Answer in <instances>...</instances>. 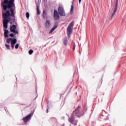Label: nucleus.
Listing matches in <instances>:
<instances>
[{
	"mask_svg": "<svg viewBox=\"0 0 126 126\" xmlns=\"http://www.w3.org/2000/svg\"><path fill=\"white\" fill-rule=\"evenodd\" d=\"M15 44H16V39H14L11 42V48L12 50H13L14 48V45H15Z\"/></svg>",
	"mask_w": 126,
	"mask_h": 126,
	"instance_id": "obj_13",
	"label": "nucleus"
},
{
	"mask_svg": "<svg viewBox=\"0 0 126 126\" xmlns=\"http://www.w3.org/2000/svg\"><path fill=\"white\" fill-rule=\"evenodd\" d=\"M26 16L28 19H29V17L30 16V14H29V12H27L26 14Z\"/></svg>",
	"mask_w": 126,
	"mask_h": 126,
	"instance_id": "obj_18",
	"label": "nucleus"
},
{
	"mask_svg": "<svg viewBox=\"0 0 126 126\" xmlns=\"http://www.w3.org/2000/svg\"><path fill=\"white\" fill-rule=\"evenodd\" d=\"M5 46L6 49H7L8 50H9V49H10V46H9V45L6 44H5Z\"/></svg>",
	"mask_w": 126,
	"mask_h": 126,
	"instance_id": "obj_20",
	"label": "nucleus"
},
{
	"mask_svg": "<svg viewBox=\"0 0 126 126\" xmlns=\"http://www.w3.org/2000/svg\"><path fill=\"white\" fill-rule=\"evenodd\" d=\"M13 40V39H12V38H8L6 40V43H7V44L9 43H11V42L12 41V40Z\"/></svg>",
	"mask_w": 126,
	"mask_h": 126,
	"instance_id": "obj_16",
	"label": "nucleus"
},
{
	"mask_svg": "<svg viewBox=\"0 0 126 126\" xmlns=\"http://www.w3.org/2000/svg\"><path fill=\"white\" fill-rule=\"evenodd\" d=\"M29 55H31L32 54H33V50L31 49L29 51Z\"/></svg>",
	"mask_w": 126,
	"mask_h": 126,
	"instance_id": "obj_19",
	"label": "nucleus"
},
{
	"mask_svg": "<svg viewBox=\"0 0 126 126\" xmlns=\"http://www.w3.org/2000/svg\"><path fill=\"white\" fill-rule=\"evenodd\" d=\"M9 36H10V37H13V36H14V34H13V33H10V34H9Z\"/></svg>",
	"mask_w": 126,
	"mask_h": 126,
	"instance_id": "obj_25",
	"label": "nucleus"
},
{
	"mask_svg": "<svg viewBox=\"0 0 126 126\" xmlns=\"http://www.w3.org/2000/svg\"><path fill=\"white\" fill-rule=\"evenodd\" d=\"M15 29H16V26L13 25L10 27V31L13 33H16V31H15Z\"/></svg>",
	"mask_w": 126,
	"mask_h": 126,
	"instance_id": "obj_11",
	"label": "nucleus"
},
{
	"mask_svg": "<svg viewBox=\"0 0 126 126\" xmlns=\"http://www.w3.org/2000/svg\"><path fill=\"white\" fill-rule=\"evenodd\" d=\"M74 25V22L72 21L67 28V35L69 37H70V35H71V33H72V28H73Z\"/></svg>",
	"mask_w": 126,
	"mask_h": 126,
	"instance_id": "obj_3",
	"label": "nucleus"
},
{
	"mask_svg": "<svg viewBox=\"0 0 126 126\" xmlns=\"http://www.w3.org/2000/svg\"><path fill=\"white\" fill-rule=\"evenodd\" d=\"M81 116H82V114H81V111H80V106H78L75 111H73L68 121L70 124H72L74 126H76L77 125V120L76 118H80Z\"/></svg>",
	"mask_w": 126,
	"mask_h": 126,
	"instance_id": "obj_2",
	"label": "nucleus"
},
{
	"mask_svg": "<svg viewBox=\"0 0 126 126\" xmlns=\"http://www.w3.org/2000/svg\"><path fill=\"white\" fill-rule=\"evenodd\" d=\"M15 49H16V45H15Z\"/></svg>",
	"mask_w": 126,
	"mask_h": 126,
	"instance_id": "obj_30",
	"label": "nucleus"
},
{
	"mask_svg": "<svg viewBox=\"0 0 126 126\" xmlns=\"http://www.w3.org/2000/svg\"><path fill=\"white\" fill-rule=\"evenodd\" d=\"M79 2L80 3L81 2V0H79Z\"/></svg>",
	"mask_w": 126,
	"mask_h": 126,
	"instance_id": "obj_27",
	"label": "nucleus"
},
{
	"mask_svg": "<svg viewBox=\"0 0 126 126\" xmlns=\"http://www.w3.org/2000/svg\"><path fill=\"white\" fill-rule=\"evenodd\" d=\"M62 119H64V117H62Z\"/></svg>",
	"mask_w": 126,
	"mask_h": 126,
	"instance_id": "obj_29",
	"label": "nucleus"
},
{
	"mask_svg": "<svg viewBox=\"0 0 126 126\" xmlns=\"http://www.w3.org/2000/svg\"><path fill=\"white\" fill-rule=\"evenodd\" d=\"M75 47H76L75 43H74L73 51H74V50H75Z\"/></svg>",
	"mask_w": 126,
	"mask_h": 126,
	"instance_id": "obj_24",
	"label": "nucleus"
},
{
	"mask_svg": "<svg viewBox=\"0 0 126 126\" xmlns=\"http://www.w3.org/2000/svg\"><path fill=\"white\" fill-rule=\"evenodd\" d=\"M46 113H48V110L46 111Z\"/></svg>",
	"mask_w": 126,
	"mask_h": 126,
	"instance_id": "obj_31",
	"label": "nucleus"
},
{
	"mask_svg": "<svg viewBox=\"0 0 126 126\" xmlns=\"http://www.w3.org/2000/svg\"><path fill=\"white\" fill-rule=\"evenodd\" d=\"M33 114H34V113L33 112L32 113H30L27 116L23 118V121H24V123H27V122H29V121H30V120H31V118L32 117V116H33Z\"/></svg>",
	"mask_w": 126,
	"mask_h": 126,
	"instance_id": "obj_5",
	"label": "nucleus"
},
{
	"mask_svg": "<svg viewBox=\"0 0 126 126\" xmlns=\"http://www.w3.org/2000/svg\"><path fill=\"white\" fill-rule=\"evenodd\" d=\"M118 4H119V0H115V8L113 10V13L111 16V18H110L111 20L113 19L114 16H115V14L116 12H117V10L118 9Z\"/></svg>",
	"mask_w": 126,
	"mask_h": 126,
	"instance_id": "obj_4",
	"label": "nucleus"
},
{
	"mask_svg": "<svg viewBox=\"0 0 126 126\" xmlns=\"http://www.w3.org/2000/svg\"><path fill=\"white\" fill-rule=\"evenodd\" d=\"M7 23H8V20L4 19L3 21V26L5 29H7Z\"/></svg>",
	"mask_w": 126,
	"mask_h": 126,
	"instance_id": "obj_10",
	"label": "nucleus"
},
{
	"mask_svg": "<svg viewBox=\"0 0 126 126\" xmlns=\"http://www.w3.org/2000/svg\"><path fill=\"white\" fill-rule=\"evenodd\" d=\"M51 120H52V121H53L54 122H55V123H57V119L55 118H51Z\"/></svg>",
	"mask_w": 126,
	"mask_h": 126,
	"instance_id": "obj_23",
	"label": "nucleus"
},
{
	"mask_svg": "<svg viewBox=\"0 0 126 126\" xmlns=\"http://www.w3.org/2000/svg\"><path fill=\"white\" fill-rule=\"evenodd\" d=\"M37 13L38 15L40 14V11L39 10V6H38L37 8Z\"/></svg>",
	"mask_w": 126,
	"mask_h": 126,
	"instance_id": "obj_22",
	"label": "nucleus"
},
{
	"mask_svg": "<svg viewBox=\"0 0 126 126\" xmlns=\"http://www.w3.org/2000/svg\"><path fill=\"white\" fill-rule=\"evenodd\" d=\"M3 18L4 19H6L5 18H7V17H9L10 16V13L9 11L7 10L6 11V13H4L2 14Z\"/></svg>",
	"mask_w": 126,
	"mask_h": 126,
	"instance_id": "obj_8",
	"label": "nucleus"
},
{
	"mask_svg": "<svg viewBox=\"0 0 126 126\" xmlns=\"http://www.w3.org/2000/svg\"><path fill=\"white\" fill-rule=\"evenodd\" d=\"M1 6L3 7V10L5 11L7 8H10L11 16H14V11L13 9L11 8L14 6V0H4L3 2L1 1Z\"/></svg>",
	"mask_w": 126,
	"mask_h": 126,
	"instance_id": "obj_1",
	"label": "nucleus"
},
{
	"mask_svg": "<svg viewBox=\"0 0 126 126\" xmlns=\"http://www.w3.org/2000/svg\"><path fill=\"white\" fill-rule=\"evenodd\" d=\"M58 12L61 16H65V13L63 7H59L58 8Z\"/></svg>",
	"mask_w": 126,
	"mask_h": 126,
	"instance_id": "obj_6",
	"label": "nucleus"
},
{
	"mask_svg": "<svg viewBox=\"0 0 126 126\" xmlns=\"http://www.w3.org/2000/svg\"><path fill=\"white\" fill-rule=\"evenodd\" d=\"M8 30H5L4 32V36L5 38H7L8 37Z\"/></svg>",
	"mask_w": 126,
	"mask_h": 126,
	"instance_id": "obj_14",
	"label": "nucleus"
},
{
	"mask_svg": "<svg viewBox=\"0 0 126 126\" xmlns=\"http://www.w3.org/2000/svg\"><path fill=\"white\" fill-rule=\"evenodd\" d=\"M73 5H72L71 7V13H72L73 12Z\"/></svg>",
	"mask_w": 126,
	"mask_h": 126,
	"instance_id": "obj_21",
	"label": "nucleus"
},
{
	"mask_svg": "<svg viewBox=\"0 0 126 126\" xmlns=\"http://www.w3.org/2000/svg\"><path fill=\"white\" fill-rule=\"evenodd\" d=\"M54 19L55 20H59L60 19V16L58 13V11L55 10H54Z\"/></svg>",
	"mask_w": 126,
	"mask_h": 126,
	"instance_id": "obj_9",
	"label": "nucleus"
},
{
	"mask_svg": "<svg viewBox=\"0 0 126 126\" xmlns=\"http://www.w3.org/2000/svg\"><path fill=\"white\" fill-rule=\"evenodd\" d=\"M43 18H47V13H46L45 11L43 12Z\"/></svg>",
	"mask_w": 126,
	"mask_h": 126,
	"instance_id": "obj_17",
	"label": "nucleus"
},
{
	"mask_svg": "<svg viewBox=\"0 0 126 126\" xmlns=\"http://www.w3.org/2000/svg\"><path fill=\"white\" fill-rule=\"evenodd\" d=\"M63 43L65 46H67V38L65 37L63 40Z\"/></svg>",
	"mask_w": 126,
	"mask_h": 126,
	"instance_id": "obj_15",
	"label": "nucleus"
},
{
	"mask_svg": "<svg viewBox=\"0 0 126 126\" xmlns=\"http://www.w3.org/2000/svg\"><path fill=\"white\" fill-rule=\"evenodd\" d=\"M58 25H59V23H58V22H55L54 26L49 31V33L52 34V33H53L55 31V30H56V29H57V28H58Z\"/></svg>",
	"mask_w": 126,
	"mask_h": 126,
	"instance_id": "obj_7",
	"label": "nucleus"
},
{
	"mask_svg": "<svg viewBox=\"0 0 126 126\" xmlns=\"http://www.w3.org/2000/svg\"><path fill=\"white\" fill-rule=\"evenodd\" d=\"M18 47H19V44H16V49H18Z\"/></svg>",
	"mask_w": 126,
	"mask_h": 126,
	"instance_id": "obj_26",
	"label": "nucleus"
},
{
	"mask_svg": "<svg viewBox=\"0 0 126 126\" xmlns=\"http://www.w3.org/2000/svg\"><path fill=\"white\" fill-rule=\"evenodd\" d=\"M45 28L48 29V28H50V26H51V21L50 20L46 21L45 24Z\"/></svg>",
	"mask_w": 126,
	"mask_h": 126,
	"instance_id": "obj_12",
	"label": "nucleus"
},
{
	"mask_svg": "<svg viewBox=\"0 0 126 126\" xmlns=\"http://www.w3.org/2000/svg\"><path fill=\"white\" fill-rule=\"evenodd\" d=\"M16 34H18V31H16Z\"/></svg>",
	"mask_w": 126,
	"mask_h": 126,
	"instance_id": "obj_28",
	"label": "nucleus"
}]
</instances>
